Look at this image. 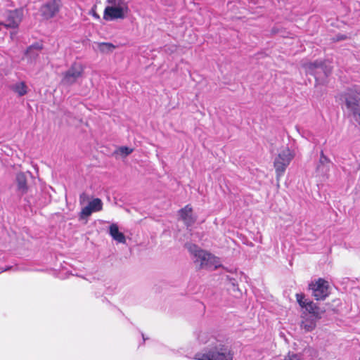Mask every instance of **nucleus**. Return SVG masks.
<instances>
[{
  "label": "nucleus",
  "mask_w": 360,
  "mask_h": 360,
  "mask_svg": "<svg viewBox=\"0 0 360 360\" xmlns=\"http://www.w3.org/2000/svg\"><path fill=\"white\" fill-rule=\"evenodd\" d=\"M200 344H208L202 352H197L193 359L195 360H233L234 352L232 349L221 340L212 336L207 331H200L197 335Z\"/></svg>",
  "instance_id": "obj_1"
},
{
  "label": "nucleus",
  "mask_w": 360,
  "mask_h": 360,
  "mask_svg": "<svg viewBox=\"0 0 360 360\" xmlns=\"http://www.w3.org/2000/svg\"><path fill=\"white\" fill-rule=\"evenodd\" d=\"M142 337H143V340L145 341V340H146V338H145V336H144V335H143V334H142Z\"/></svg>",
  "instance_id": "obj_27"
},
{
  "label": "nucleus",
  "mask_w": 360,
  "mask_h": 360,
  "mask_svg": "<svg viewBox=\"0 0 360 360\" xmlns=\"http://www.w3.org/2000/svg\"><path fill=\"white\" fill-rule=\"evenodd\" d=\"M27 176L24 172H19L16 174V191L18 196L22 197L28 192Z\"/></svg>",
  "instance_id": "obj_13"
},
{
  "label": "nucleus",
  "mask_w": 360,
  "mask_h": 360,
  "mask_svg": "<svg viewBox=\"0 0 360 360\" xmlns=\"http://www.w3.org/2000/svg\"><path fill=\"white\" fill-rule=\"evenodd\" d=\"M43 49V44L41 42H35L28 46L25 52V58L30 63H34L38 58L41 51Z\"/></svg>",
  "instance_id": "obj_11"
},
{
  "label": "nucleus",
  "mask_w": 360,
  "mask_h": 360,
  "mask_svg": "<svg viewBox=\"0 0 360 360\" xmlns=\"http://www.w3.org/2000/svg\"><path fill=\"white\" fill-rule=\"evenodd\" d=\"M88 205L94 212L101 211L103 208V202L99 198H94L93 200L90 201Z\"/></svg>",
  "instance_id": "obj_19"
},
{
  "label": "nucleus",
  "mask_w": 360,
  "mask_h": 360,
  "mask_svg": "<svg viewBox=\"0 0 360 360\" xmlns=\"http://www.w3.org/2000/svg\"><path fill=\"white\" fill-rule=\"evenodd\" d=\"M304 68L308 73L314 75L318 72H323L326 76H328L332 70L330 65H328L326 61L321 60L307 63L304 64Z\"/></svg>",
  "instance_id": "obj_9"
},
{
  "label": "nucleus",
  "mask_w": 360,
  "mask_h": 360,
  "mask_svg": "<svg viewBox=\"0 0 360 360\" xmlns=\"http://www.w3.org/2000/svg\"><path fill=\"white\" fill-rule=\"evenodd\" d=\"M107 6L103 12V18L108 21L124 19L129 11L128 2L126 0H107Z\"/></svg>",
  "instance_id": "obj_3"
},
{
  "label": "nucleus",
  "mask_w": 360,
  "mask_h": 360,
  "mask_svg": "<svg viewBox=\"0 0 360 360\" xmlns=\"http://www.w3.org/2000/svg\"><path fill=\"white\" fill-rule=\"evenodd\" d=\"M133 152V149L127 146L120 147L115 153L120 154L124 157L129 155Z\"/></svg>",
  "instance_id": "obj_20"
},
{
  "label": "nucleus",
  "mask_w": 360,
  "mask_h": 360,
  "mask_svg": "<svg viewBox=\"0 0 360 360\" xmlns=\"http://www.w3.org/2000/svg\"><path fill=\"white\" fill-rule=\"evenodd\" d=\"M94 16L95 18H99V15H98V14H96V13H95V14L94 15Z\"/></svg>",
  "instance_id": "obj_26"
},
{
  "label": "nucleus",
  "mask_w": 360,
  "mask_h": 360,
  "mask_svg": "<svg viewBox=\"0 0 360 360\" xmlns=\"http://www.w3.org/2000/svg\"><path fill=\"white\" fill-rule=\"evenodd\" d=\"M100 50L103 52H110L115 49V46L110 43H101L99 44Z\"/></svg>",
  "instance_id": "obj_21"
},
{
  "label": "nucleus",
  "mask_w": 360,
  "mask_h": 360,
  "mask_svg": "<svg viewBox=\"0 0 360 360\" xmlns=\"http://www.w3.org/2000/svg\"><path fill=\"white\" fill-rule=\"evenodd\" d=\"M293 158V153L287 148L282 150L275 158L274 165L278 179L283 175L286 168L290 165Z\"/></svg>",
  "instance_id": "obj_5"
},
{
  "label": "nucleus",
  "mask_w": 360,
  "mask_h": 360,
  "mask_svg": "<svg viewBox=\"0 0 360 360\" xmlns=\"http://www.w3.org/2000/svg\"><path fill=\"white\" fill-rule=\"evenodd\" d=\"M301 328L307 332H310L316 328V319L307 318L301 323Z\"/></svg>",
  "instance_id": "obj_18"
},
{
  "label": "nucleus",
  "mask_w": 360,
  "mask_h": 360,
  "mask_svg": "<svg viewBox=\"0 0 360 360\" xmlns=\"http://www.w3.org/2000/svg\"><path fill=\"white\" fill-rule=\"evenodd\" d=\"M297 301L299 303L300 306L302 308H304L306 306L307 302L309 301V300L305 298V296L304 294H297L296 295Z\"/></svg>",
  "instance_id": "obj_22"
},
{
  "label": "nucleus",
  "mask_w": 360,
  "mask_h": 360,
  "mask_svg": "<svg viewBox=\"0 0 360 360\" xmlns=\"http://www.w3.org/2000/svg\"><path fill=\"white\" fill-rule=\"evenodd\" d=\"M12 90L18 96H23L27 94L28 87L25 82H18L10 86Z\"/></svg>",
  "instance_id": "obj_16"
},
{
  "label": "nucleus",
  "mask_w": 360,
  "mask_h": 360,
  "mask_svg": "<svg viewBox=\"0 0 360 360\" xmlns=\"http://www.w3.org/2000/svg\"><path fill=\"white\" fill-rule=\"evenodd\" d=\"M181 219L187 227L191 226L196 221V217L193 215V209L189 205H186L179 211Z\"/></svg>",
  "instance_id": "obj_12"
},
{
  "label": "nucleus",
  "mask_w": 360,
  "mask_h": 360,
  "mask_svg": "<svg viewBox=\"0 0 360 360\" xmlns=\"http://www.w3.org/2000/svg\"><path fill=\"white\" fill-rule=\"evenodd\" d=\"M86 195L84 193H82L80 196H79V200H80V202L82 203L84 200H85V198H86Z\"/></svg>",
  "instance_id": "obj_25"
},
{
  "label": "nucleus",
  "mask_w": 360,
  "mask_h": 360,
  "mask_svg": "<svg viewBox=\"0 0 360 360\" xmlns=\"http://www.w3.org/2000/svg\"><path fill=\"white\" fill-rule=\"evenodd\" d=\"M94 210L91 208V207L88 205L86 207H83L80 212V217L84 218L85 217H89L91 214Z\"/></svg>",
  "instance_id": "obj_23"
},
{
  "label": "nucleus",
  "mask_w": 360,
  "mask_h": 360,
  "mask_svg": "<svg viewBox=\"0 0 360 360\" xmlns=\"http://www.w3.org/2000/svg\"><path fill=\"white\" fill-rule=\"evenodd\" d=\"M302 354H294L289 352L288 354L285 356L284 360H301Z\"/></svg>",
  "instance_id": "obj_24"
},
{
  "label": "nucleus",
  "mask_w": 360,
  "mask_h": 360,
  "mask_svg": "<svg viewBox=\"0 0 360 360\" xmlns=\"http://www.w3.org/2000/svg\"><path fill=\"white\" fill-rule=\"evenodd\" d=\"M60 6V0H51L41 7L40 12L44 19L49 20L56 15Z\"/></svg>",
  "instance_id": "obj_10"
},
{
  "label": "nucleus",
  "mask_w": 360,
  "mask_h": 360,
  "mask_svg": "<svg viewBox=\"0 0 360 360\" xmlns=\"http://www.w3.org/2000/svg\"><path fill=\"white\" fill-rule=\"evenodd\" d=\"M309 288L312 290V295L316 300H323L329 295L328 282L323 278L311 282Z\"/></svg>",
  "instance_id": "obj_7"
},
{
  "label": "nucleus",
  "mask_w": 360,
  "mask_h": 360,
  "mask_svg": "<svg viewBox=\"0 0 360 360\" xmlns=\"http://www.w3.org/2000/svg\"><path fill=\"white\" fill-rule=\"evenodd\" d=\"M84 72L83 67L79 63H74L72 66L63 73L62 83L65 85H72L80 78Z\"/></svg>",
  "instance_id": "obj_8"
},
{
  "label": "nucleus",
  "mask_w": 360,
  "mask_h": 360,
  "mask_svg": "<svg viewBox=\"0 0 360 360\" xmlns=\"http://www.w3.org/2000/svg\"><path fill=\"white\" fill-rule=\"evenodd\" d=\"M304 308H305L306 310L308 311L309 313L311 314L316 319L321 318L319 312V308L312 301L309 300Z\"/></svg>",
  "instance_id": "obj_17"
},
{
  "label": "nucleus",
  "mask_w": 360,
  "mask_h": 360,
  "mask_svg": "<svg viewBox=\"0 0 360 360\" xmlns=\"http://www.w3.org/2000/svg\"><path fill=\"white\" fill-rule=\"evenodd\" d=\"M109 234L113 238L120 243L124 244L126 243V238L124 235L119 231L118 226L116 224H112L109 227Z\"/></svg>",
  "instance_id": "obj_15"
},
{
  "label": "nucleus",
  "mask_w": 360,
  "mask_h": 360,
  "mask_svg": "<svg viewBox=\"0 0 360 360\" xmlns=\"http://www.w3.org/2000/svg\"><path fill=\"white\" fill-rule=\"evenodd\" d=\"M340 99H344L345 105L349 110L354 119L360 124V107L359 102L360 101V91L356 86L348 89L345 93L340 95Z\"/></svg>",
  "instance_id": "obj_4"
},
{
  "label": "nucleus",
  "mask_w": 360,
  "mask_h": 360,
  "mask_svg": "<svg viewBox=\"0 0 360 360\" xmlns=\"http://www.w3.org/2000/svg\"><path fill=\"white\" fill-rule=\"evenodd\" d=\"M186 248L193 257L194 263L200 269H214L219 266V259L195 244H186Z\"/></svg>",
  "instance_id": "obj_2"
},
{
  "label": "nucleus",
  "mask_w": 360,
  "mask_h": 360,
  "mask_svg": "<svg viewBox=\"0 0 360 360\" xmlns=\"http://www.w3.org/2000/svg\"><path fill=\"white\" fill-rule=\"evenodd\" d=\"M22 17L23 11L22 9L7 11L4 14V18L0 25L7 28H17L21 22Z\"/></svg>",
  "instance_id": "obj_6"
},
{
  "label": "nucleus",
  "mask_w": 360,
  "mask_h": 360,
  "mask_svg": "<svg viewBox=\"0 0 360 360\" xmlns=\"http://www.w3.org/2000/svg\"><path fill=\"white\" fill-rule=\"evenodd\" d=\"M330 160L321 151L319 159V165L316 167V172L322 176H327L330 170Z\"/></svg>",
  "instance_id": "obj_14"
}]
</instances>
